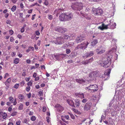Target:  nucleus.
Here are the masks:
<instances>
[{
  "label": "nucleus",
  "instance_id": "f257e3e1",
  "mask_svg": "<svg viewBox=\"0 0 125 125\" xmlns=\"http://www.w3.org/2000/svg\"><path fill=\"white\" fill-rule=\"evenodd\" d=\"M114 102V100H113L111 101L110 104V106L107 111V112H108L109 113H110L112 116L116 115L117 114V112L119 111L120 110V109L118 106L117 104H115V105L114 106H113L114 105V104L113 105Z\"/></svg>",
  "mask_w": 125,
  "mask_h": 125
},
{
  "label": "nucleus",
  "instance_id": "f03ea898",
  "mask_svg": "<svg viewBox=\"0 0 125 125\" xmlns=\"http://www.w3.org/2000/svg\"><path fill=\"white\" fill-rule=\"evenodd\" d=\"M116 26V23L115 22H110L109 24L107 25H105L103 23L101 25L99 26L98 28L101 30L108 28L114 29L115 28Z\"/></svg>",
  "mask_w": 125,
  "mask_h": 125
},
{
  "label": "nucleus",
  "instance_id": "7ed1b4c3",
  "mask_svg": "<svg viewBox=\"0 0 125 125\" xmlns=\"http://www.w3.org/2000/svg\"><path fill=\"white\" fill-rule=\"evenodd\" d=\"M98 63L101 66L105 67H108L110 64V59L109 58H104L102 61H99Z\"/></svg>",
  "mask_w": 125,
  "mask_h": 125
},
{
  "label": "nucleus",
  "instance_id": "20e7f679",
  "mask_svg": "<svg viewBox=\"0 0 125 125\" xmlns=\"http://www.w3.org/2000/svg\"><path fill=\"white\" fill-rule=\"evenodd\" d=\"M98 87L96 84L91 85L88 87H86L85 89L89 92L94 93L98 90Z\"/></svg>",
  "mask_w": 125,
  "mask_h": 125
},
{
  "label": "nucleus",
  "instance_id": "39448f33",
  "mask_svg": "<svg viewBox=\"0 0 125 125\" xmlns=\"http://www.w3.org/2000/svg\"><path fill=\"white\" fill-rule=\"evenodd\" d=\"M83 4L81 2H75L74 4L71 6V7L73 9L77 10H80L83 7Z\"/></svg>",
  "mask_w": 125,
  "mask_h": 125
},
{
  "label": "nucleus",
  "instance_id": "423d86ee",
  "mask_svg": "<svg viewBox=\"0 0 125 125\" xmlns=\"http://www.w3.org/2000/svg\"><path fill=\"white\" fill-rule=\"evenodd\" d=\"M65 40L63 37H58L56 38L55 40L52 41V43H54L56 44H61L63 43Z\"/></svg>",
  "mask_w": 125,
  "mask_h": 125
},
{
  "label": "nucleus",
  "instance_id": "0eeeda50",
  "mask_svg": "<svg viewBox=\"0 0 125 125\" xmlns=\"http://www.w3.org/2000/svg\"><path fill=\"white\" fill-rule=\"evenodd\" d=\"M111 69H110L105 71L104 74L102 77L104 78V80H107L110 77V74Z\"/></svg>",
  "mask_w": 125,
  "mask_h": 125
},
{
  "label": "nucleus",
  "instance_id": "6e6552de",
  "mask_svg": "<svg viewBox=\"0 0 125 125\" xmlns=\"http://www.w3.org/2000/svg\"><path fill=\"white\" fill-rule=\"evenodd\" d=\"M92 12L94 14L98 15H101L103 13L102 10L100 7L97 9H93Z\"/></svg>",
  "mask_w": 125,
  "mask_h": 125
},
{
  "label": "nucleus",
  "instance_id": "1a4fd4ad",
  "mask_svg": "<svg viewBox=\"0 0 125 125\" xmlns=\"http://www.w3.org/2000/svg\"><path fill=\"white\" fill-rule=\"evenodd\" d=\"M55 30L61 33H64L67 31V29L66 28L59 26L56 27Z\"/></svg>",
  "mask_w": 125,
  "mask_h": 125
},
{
  "label": "nucleus",
  "instance_id": "9d476101",
  "mask_svg": "<svg viewBox=\"0 0 125 125\" xmlns=\"http://www.w3.org/2000/svg\"><path fill=\"white\" fill-rule=\"evenodd\" d=\"M95 51L98 54H101L105 51V48L102 46L98 47L95 50Z\"/></svg>",
  "mask_w": 125,
  "mask_h": 125
},
{
  "label": "nucleus",
  "instance_id": "9b49d317",
  "mask_svg": "<svg viewBox=\"0 0 125 125\" xmlns=\"http://www.w3.org/2000/svg\"><path fill=\"white\" fill-rule=\"evenodd\" d=\"M78 14L81 15L83 16L87 20H88L89 22H91L92 21V20L91 19V17L89 14H87L86 13H83L81 12H78Z\"/></svg>",
  "mask_w": 125,
  "mask_h": 125
},
{
  "label": "nucleus",
  "instance_id": "f8f14e48",
  "mask_svg": "<svg viewBox=\"0 0 125 125\" xmlns=\"http://www.w3.org/2000/svg\"><path fill=\"white\" fill-rule=\"evenodd\" d=\"M92 103L90 102H88L85 104L84 107V109L85 111L90 110L91 108Z\"/></svg>",
  "mask_w": 125,
  "mask_h": 125
},
{
  "label": "nucleus",
  "instance_id": "ddd939ff",
  "mask_svg": "<svg viewBox=\"0 0 125 125\" xmlns=\"http://www.w3.org/2000/svg\"><path fill=\"white\" fill-rule=\"evenodd\" d=\"M89 44V43L87 42L82 43L78 46V48L81 49H85L86 48Z\"/></svg>",
  "mask_w": 125,
  "mask_h": 125
},
{
  "label": "nucleus",
  "instance_id": "4468645a",
  "mask_svg": "<svg viewBox=\"0 0 125 125\" xmlns=\"http://www.w3.org/2000/svg\"><path fill=\"white\" fill-rule=\"evenodd\" d=\"M59 20L62 21H66V18L65 13H62L59 17Z\"/></svg>",
  "mask_w": 125,
  "mask_h": 125
},
{
  "label": "nucleus",
  "instance_id": "2eb2a0df",
  "mask_svg": "<svg viewBox=\"0 0 125 125\" xmlns=\"http://www.w3.org/2000/svg\"><path fill=\"white\" fill-rule=\"evenodd\" d=\"M85 38L83 35H81L78 36L76 38V41L77 43L81 42L82 41L85 39Z\"/></svg>",
  "mask_w": 125,
  "mask_h": 125
},
{
  "label": "nucleus",
  "instance_id": "dca6fc26",
  "mask_svg": "<svg viewBox=\"0 0 125 125\" xmlns=\"http://www.w3.org/2000/svg\"><path fill=\"white\" fill-rule=\"evenodd\" d=\"M66 21L70 20L73 18V15L71 13H65Z\"/></svg>",
  "mask_w": 125,
  "mask_h": 125
},
{
  "label": "nucleus",
  "instance_id": "f3484780",
  "mask_svg": "<svg viewBox=\"0 0 125 125\" xmlns=\"http://www.w3.org/2000/svg\"><path fill=\"white\" fill-rule=\"evenodd\" d=\"M99 96L98 95V96L93 95L92 97V98L93 99V101L96 103H97L100 97V94H99Z\"/></svg>",
  "mask_w": 125,
  "mask_h": 125
},
{
  "label": "nucleus",
  "instance_id": "a211bd4d",
  "mask_svg": "<svg viewBox=\"0 0 125 125\" xmlns=\"http://www.w3.org/2000/svg\"><path fill=\"white\" fill-rule=\"evenodd\" d=\"M94 75L93 76L94 77L96 78L99 75V72L98 71H95L91 72L90 73V76H91V75Z\"/></svg>",
  "mask_w": 125,
  "mask_h": 125
},
{
  "label": "nucleus",
  "instance_id": "6ab92c4d",
  "mask_svg": "<svg viewBox=\"0 0 125 125\" xmlns=\"http://www.w3.org/2000/svg\"><path fill=\"white\" fill-rule=\"evenodd\" d=\"M75 95L76 97L80 98H84V94L82 93H75Z\"/></svg>",
  "mask_w": 125,
  "mask_h": 125
},
{
  "label": "nucleus",
  "instance_id": "aec40b11",
  "mask_svg": "<svg viewBox=\"0 0 125 125\" xmlns=\"http://www.w3.org/2000/svg\"><path fill=\"white\" fill-rule=\"evenodd\" d=\"M55 107L57 108V110L59 112L62 111L64 110V108L60 105L59 104H57L55 105Z\"/></svg>",
  "mask_w": 125,
  "mask_h": 125
},
{
  "label": "nucleus",
  "instance_id": "412c9836",
  "mask_svg": "<svg viewBox=\"0 0 125 125\" xmlns=\"http://www.w3.org/2000/svg\"><path fill=\"white\" fill-rule=\"evenodd\" d=\"M94 54L93 51H90L89 52H88L85 54V55L83 56L85 58H87L89 57H90L93 56Z\"/></svg>",
  "mask_w": 125,
  "mask_h": 125
},
{
  "label": "nucleus",
  "instance_id": "4be33fe9",
  "mask_svg": "<svg viewBox=\"0 0 125 125\" xmlns=\"http://www.w3.org/2000/svg\"><path fill=\"white\" fill-rule=\"evenodd\" d=\"M106 112H104V113L101 116V120L100 121V122L102 123L103 120L104 119L106 118Z\"/></svg>",
  "mask_w": 125,
  "mask_h": 125
},
{
  "label": "nucleus",
  "instance_id": "5701e85b",
  "mask_svg": "<svg viewBox=\"0 0 125 125\" xmlns=\"http://www.w3.org/2000/svg\"><path fill=\"white\" fill-rule=\"evenodd\" d=\"M75 101V105L76 107L78 108L80 106V101L79 99H76Z\"/></svg>",
  "mask_w": 125,
  "mask_h": 125
},
{
  "label": "nucleus",
  "instance_id": "b1692460",
  "mask_svg": "<svg viewBox=\"0 0 125 125\" xmlns=\"http://www.w3.org/2000/svg\"><path fill=\"white\" fill-rule=\"evenodd\" d=\"M67 102L68 104L70 106H74V103L73 101L70 99H67Z\"/></svg>",
  "mask_w": 125,
  "mask_h": 125
},
{
  "label": "nucleus",
  "instance_id": "393cba45",
  "mask_svg": "<svg viewBox=\"0 0 125 125\" xmlns=\"http://www.w3.org/2000/svg\"><path fill=\"white\" fill-rule=\"evenodd\" d=\"M76 81L77 83H84L86 82V80H83L82 79H76Z\"/></svg>",
  "mask_w": 125,
  "mask_h": 125
},
{
  "label": "nucleus",
  "instance_id": "a878e982",
  "mask_svg": "<svg viewBox=\"0 0 125 125\" xmlns=\"http://www.w3.org/2000/svg\"><path fill=\"white\" fill-rule=\"evenodd\" d=\"M70 46L69 45V44L68 43H66L64 44L62 46V48L65 49H67L69 48V46Z\"/></svg>",
  "mask_w": 125,
  "mask_h": 125
},
{
  "label": "nucleus",
  "instance_id": "bb28decb",
  "mask_svg": "<svg viewBox=\"0 0 125 125\" xmlns=\"http://www.w3.org/2000/svg\"><path fill=\"white\" fill-rule=\"evenodd\" d=\"M55 57L57 60H62L61 54L56 55L55 56Z\"/></svg>",
  "mask_w": 125,
  "mask_h": 125
},
{
  "label": "nucleus",
  "instance_id": "cd10ccee",
  "mask_svg": "<svg viewBox=\"0 0 125 125\" xmlns=\"http://www.w3.org/2000/svg\"><path fill=\"white\" fill-rule=\"evenodd\" d=\"M116 51V48H114L111 50H110L109 52V54H111L112 53H115Z\"/></svg>",
  "mask_w": 125,
  "mask_h": 125
},
{
  "label": "nucleus",
  "instance_id": "c85d7f7f",
  "mask_svg": "<svg viewBox=\"0 0 125 125\" xmlns=\"http://www.w3.org/2000/svg\"><path fill=\"white\" fill-rule=\"evenodd\" d=\"M11 79L10 78L8 79L4 83L5 85L7 86L11 82Z\"/></svg>",
  "mask_w": 125,
  "mask_h": 125
},
{
  "label": "nucleus",
  "instance_id": "c756f323",
  "mask_svg": "<svg viewBox=\"0 0 125 125\" xmlns=\"http://www.w3.org/2000/svg\"><path fill=\"white\" fill-rule=\"evenodd\" d=\"M98 42L97 40H94L91 42V46H94Z\"/></svg>",
  "mask_w": 125,
  "mask_h": 125
},
{
  "label": "nucleus",
  "instance_id": "7c9ffc66",
  "mask_svg": "<svg viewBox=\"0 0 125 125\" xmlns=\"http://www.w3.org/2000/svg\"><path fill=\"white\" fill-rule=\"evenodd\" d=\"M18 98L21 100V101L22 102L24 98V95L21 94H20L19 95Z\"/></svg>",
  "mask_w": 125,
  "mask_h": 125
},
{
  "label": "nucleus",
  "instance_id": "2f4dec72",
  "mask_svg": "<svg viewBox=\"0 0 125 125\" xmlns=\"http://www.w3.org/2000/svg\"><path fill=\"white\" fill-rule=\"evenodd\" d=\"M69 36V34L68 35H64V39H67L68 40H71V39L70 38Z\"/></svg>",
  "mask_w": 125,
  "mask_h": 125
},
{
  "label": "nucleus",
  "instance_id": "473e14b6",
  "mask_svg": "<svg viewBox=\"0 0 125 125\" xmlns=\"http://www.w3.org/2000/svg\"><path fill=\"white\" fill-rule=\"evenodd\" d=\"M80 64L81 65L84 64L86 65L87 64H88V62L87 60L85 61H83L82 62H80Z\"/></svg>",
  "mask_w": 125,
  "mask_h": 125
},
{
  "label": "nucleus",
  "instance_id": "72a5a7b5",
  "mask_svg": "<svg viewBox=\"0 0 125 125\" xmlns=\"http://www.w3.org/2000/svg\"><path fill=\"white\" fill-rule=\"evenodd\" d=\"M109 33H107L106 35L105 36L108 39H110V38H111L112 36L111 35H109Z\"/></svg>",
  "mask_w": 125,
  "mask_h": 125
},
{
  "label": "nucleus",
  "instance_id": "f704fd0d",
  "mask_svg": "<svg viewBox=\"0 0 125 125\" xmlns=\"http://www.w3.org/2000/svg\"><path fill=\"white\" fill-rule=\"evenodd\" d=\"M16 9V5L13 6L11 9V10L13 12H14L15 11Z\"/></svg>",
  "mask_w": 125,
  "mask_h": 125
},
{
  "label": "nucleus",
  "instance_id": "c9c22d12",
  "mask_svg": "<svg viewBox=\"0 0 125 125\" xmlns=\"http://www.w3.org/2000/svg\"><path fill=\"white\" fill-rule=\"evenodd\" d=\"M9 100L12 103L14 102V99L12 97H10L9 98Z\"/></svg>",
  "mask_w": 125,
  "mask_h": 125
},
{
  "label": "nucleus",
  "instance_id": "e433bc0d",
  "mask_svg": "<svg viewBox=\"0 0 125 125\" xmlns=\"http://www.w3.org/2000/svg\"><path fill=\"white\" fill-rule=\"evenodd\" d=\"M69 36L70 38L71 39V38H72V39H74L75 38V36L74 34H69Z\"/></svg>",
  "mask_w": 125,
  "mask_h": 125
},
{
  "label": "nucleus",
  "instance_id": "4c0bfd02",
  "mask_svg": "<svg viewBox=\"0 0 125 125\" xmlns=\"http://www.w3.org/2000/svg\"><path fill=\"white\" fill-rule=\"evenodd\" d=\"M19 61V59L18 58H16L14 61V63L16 64H18Z\"/></svg>",
  "mask_w": 125,
  "mask_h": 125
},
{
  "label": "nucleus",
  "instance_id": "58836bf2",
  "mask_svg": "<svg viewBox=\"0 0 125 125\" xmlns=\"http://www.w3.org/2000/svg\"><path fill=\"white\" fill-rule=\"evenodd\" d=\"M29 122V120H27L26 119H23V124L25 123L27 124H28V123Z\"/></svg>",
  "mask_w": 125,
  "mask_h": 125
},
{
  "label": "nucleus",
  "instance_id": "ea45409f",
  "mask_svg": "<svg viewBox=\"0 0 125 125\" xmlns=\"http://www.w3.org/2000/svg\"><path fill=\"white\" fill-rule=\"evenodd\" d=\"M17 114V112L15 111L12 113L11 114V115L12 116H14L16 115Z\"/></svg>",
  "mask_w": 125,
  "mask_h": 125
},
{
  "label": "nucleus",
  "instance_id": "a19ab883",
  "mask_svg": "<svg viewBox=\"0 0 125 125\" xmlns=\"http://www.w3.org/2000/svg\"><path fill=\"white\" fill-rule=\"evenodd\" d=\"M30 119L32 121H34L35 120L36 118L34 116H32L31 117Z\"/></svg>",
  "mask_w": 125,
  "mask_h": 125
},
{
  "label": "nucleus",
  "instance_id": "79ce46f5",
  "mask_svg": "<svg viewBox=\"0 0 125 125\" xmlns=\"http://www.w3.org/2000/svg\"><path fill=\"white\" fill-rule=\"evenodd\" d=\"M94 76V75H91V76H90V74H89V77L90 78V80H95L96 78L95 77H94L93 76Z\"/></svg>",
  "mask_w": 125,
  "mask_h": 125
},
{
  "label": "nucleus",
  "instance_id": "37998d69",
  "mask_svg": "<svg viewBox=\"0 0 125 125\" xmlns=\"http://www.w3.org/2000/svg\"><path fill=\"white\" fill-rule=\"evenodd\" d=\"M87 61L88 62V63H90L93 61V58H91L88 60H87Z\"/></svg>",
  "mask_w": 125,
  "mask_h": 125
},
{
  "label": "nucleus",
  "instance_id": "c03bdc74",
  "mask_svg": "<svg viewBox=\"0 0 125 125\" xmlns=\"http://www.w3.org/2000/svg\"><path fill=\"white\" fill-rule=\"evenodd\" d=\"M7 114L5 113H2V118L3 119H5L6 117V116Z\"/></svg>",
  "mask_w": 125,
  "mask_h": 125
},
{
  "label": "nucleus",
  "instance_id": "a18cd8bd",
  "mask_svg": "<svg viewBox=\"0 0 125 125\" xmlns=\"http://www.w3.org/2000/svg\"><path fill=\"white\" fill-rule=\"evenodd\" d=\"M23 105L22 104H21L19 106L18 109L19 110H21L23 108Z\"/></svg>",
  "mask_w": 125,
  "mask_h": 125
},
{
  "label": "nucleus",
  "instance_id": "49530a36",
  "mask_svg": "<svg viewBox=\"0 0 125 125\" xmlns=\"http://www.w3.org/2000/svg\"><path fill=\"white\" fill-rule=\"evenodd\" d=\"M27 84L28 86H31L32 85V83L31 81H30L27 83Z\"/></svg>",
  "mask_w": 125,
  "mask_h": 125
},
{
  "label": "nucleus",
  "instance_id": "de8ad7c7",
  "mask_svg": "<svg viewBox=\"0 0 125 125\" xmlns=\"http://www.w3.org/2000/svg\"><path fill=\"white\" fill-rule=\"evenodd\" d=\"M21 121L20 120L17 121L16 122V124L17 125H20Z\"/></svg>",
  "mask_w": 125,
  "mask_h": 125
},
{
  "label": "nucleus",
  "instance_id": "09e8293b",
  "mask_svg": "<svg viewBox=\"0 0 125 125\" xmlns=\"http://www.w3.org/2000/svg\"><path fill=\"white\" fill-rule=\"evenodd\" d=\"M87 101V99L84 98L82 100V102L83 103H85Z\"/></svg>",
  "mask_w": 125,
  "mask_h": 125
},
{
  "label": "nucleus",
  "instance_id": "8fccbe9b",
  "mask_svg": "<svg viewBox=\"0 0 125 125\" xmlns=\"http://www.w3.org/2000/svg\"><path fill=\"white\" fill-rule=\"evenodd\" d=\"M19 84L18 83H16L14 85V88L16 89H17L19 87Z\"/></svg>",
  "mask_w": 125,
  "mask_h": 125
},
{
  "label": "nucleus",
  "instance_id": "3c124183",
  "mask_svg": "<svg viewBox=\"0 0 125 125\" xmlns=\"http://www.w3.org/2000/svg\"><path fill=\"white\" fill-rule=\"evenodd\" d=\"M62 58V59L65 58V57L67 55L66 54H61Z\"/></svg>",
  "mask_w": 125,
  "mask_h": 125
},
{
  "label": "nucleus",
  "instance_id": "603ef678",
  "mask_svg": "<svg viewBox=\"0 0 125 125\" xmlns=\"http://www.w3.org/2000/svg\"><path fill=\"white\" fill-rule=\"evenodd\" d=\"M45 2L44 4L46 5L47 6L48 4V2L47 0H44Z\"/></svg>",
  "mask_w": 125,
  "mask_h": 125
},
{
  "label": "nucleus",
  "instance_id": "864d4df0",
  "mask_svg": "<svg viewBox=\"0 0 125 125\" xmlns=\"http://www.w3.org/2000/svg\"><path fill=\"white\" fill-rule=\"evenodd\" d=\"M71 51L70 49H66V53L67 54H68Z\"/></svg>",
  "mask_w": 125,
  "mask_h": 125
},
{
  "label": "nucleus",
  "instance_id": "5fc2aeb1",
  "mask_svg": "<svg viewBox=\"0 0 125 125\" xmlns=\"http://www.w3.org/2000/svg\"><path fill=\"white\" fill-rule=\"evenodd\" d=\"M28 48L29 49V50L30 51H33L34 50V48L33 47L31 46L29 47Z\"/></svg>",
  "mask_w": 125,
  "mask_h": 125
},
{
  "label": "nucleus",
  "instance_id": "6e6d98bb",
  "mask_svg": "<svg viewBox=\"0 0 125 125\" xmlns=\"http://www.w3.org/2000/svg\"><path fill=\"white\" fill-rule=\"evenodd\" d=\"M35 5H37V6H40V5H39V4H38V3H37L36 2V3H34V4H32L31 5V7H32V6H34Z\"/></svg>",
  "mask_w": 125,
  "mask_h": 125
},
{
  "label": "nucleus",
  "instance_id": "4d7b16f0",
  "mask_svg": "<svg viewBox=\"0 0 125 125\" xmlns=\"http://www.w3.org/2000/svg\"><path fill=\"white\" fill-rule=\"evenodd\" d=\"M70 115V116L73 119H74L75 118V117L74 116L72 113H70L69 114Z\"/></svg>",
  "mask_w": 125,
  "mask_h": 125
},
{
  "label": "nucleus",
  "instance_id": "13d9d810",
  "mask_svg": "<svg viewBox=\"0 0 125 125\" xmlns=\"http://www.w3.org/2000/svg\"><path fill=\"white\" fill-rule=\"evenodd\" d=\"M26 90L27 91L29 92L30 90V87L28 86V87H27Z\"/></svg>",
  "mask_w": 125,
  "mask_h": 125
},
{
  "label": "nucleus",
  "instance_id": "bf43d9fd",
  "mask_svg": "<svg viewBox=\"0 0 125 125\" xmlns=\"http://www.w3.org/2000/svg\"><path fill=\"white\" fill-rule=\"evenodd\" d=\"M25 84V83L24 81H22L20 83V85L21 86H23Z\"/></svg>",
  "mask_w": 125,
  "mask_h": 125
},
{
  "label": "nucleus",
  "instance_id": "052dcab7",
  "mask_svg": "<svg viewBox=\"0 0 125 125\" xmlns=\"http://www.w3.org/2000/svg\"><path fill=\"white\" fill-rule=\"evenodd\" d=\"M6 23L8 24H10L11 23V21L10 20H7L6 21Z\"/></svg>",
  "mask_w": 125,
  "mask_h": 125
},
{
  "label": "nucleus",
  "instance_id": "680f3d73",
  "mask_svg": "<svg viewBox=\"0 0 125 125\" xmlns=\"http://www.w3.org/2000/svg\"><path fill=\"white\" fill-rule=\"evenodd\" d=\"M9 32L10 34L11 35H12L13 33V31L12 30H10Z\"/></svg>",
  "mask_w": 125,
  "mask_h": 125
},
{
  "label": "nucleus",
  "instance_id": "e2e57ef3",
  "mask_svg": "<svg viewBox=\"0 0 125 125\" xmlns=\"http://www.w3.org/2000/svg\"><path fill=\"white\" fill-rule=\"evenodd\" d=\"M41 67L42 70H43V69H45V67L44 65H41Z\"/></svg>",
  "mask_w": 125,
  "mask_h": 125
},
{
  "label": "nucleus",
  "instance_id": "0e129e2a",
  "mask_svg": "<svg viewBox=\"0 0 125 125\" xmlns=\"http://www.w3.org/2000/svg\"><path fill=\"white\" fill-rule=\"evenodd\" d=\"M47 119V121L48 123H49L50 122V118L49 116H47L46 118Z\"/></svg>",
  "mask_w": 125,
  "mask_h": 125
},
{
  "label": "nucleus",
  "instance_id": "69168bd1",
  "mask_svg": "<svg viewBox=\"0 0 125 125\" xmlns=\"http://www.w3.org/2000/svg\"><path fill=\"white\" fill-rule=\"evenodd\" d=\"M26 95L28 98H30L31 97V93H30L27 94Z\"/></svg>",
  "mask_w": 125,
  "mask_h": 125
},
{
  "label": "nucleus",
  "instance_id": "338daca9",
  "mask_svg": "<svg viewBox=\"0 0 125 125\" xmlns=\"http://www.w3.org/2000/svg\"><path fill=\"white\" fill-rule=\"evenodd\" d=\"M48 18L50 20H51L52 18V16L51 15H50L48 16Z\"/></svg>",
  "mask_w": 125,
  "mask_h": 125
},
{
  "label": "nucleus",
  "instance_id": "774afa93",
  "mask_svg": "<svg viewBox=\"0 0 125 125\" xmlns=\"http://www.w3.org/2000/svg\"><path fill=\"white\" fill-rule=\"evenodd\" d=\"M73 62V61L72 60H69L67 62L69 63H72Z\"/></svg>",
  "mask_w": 125,
  "mask_h": 125
}]
</instances>
